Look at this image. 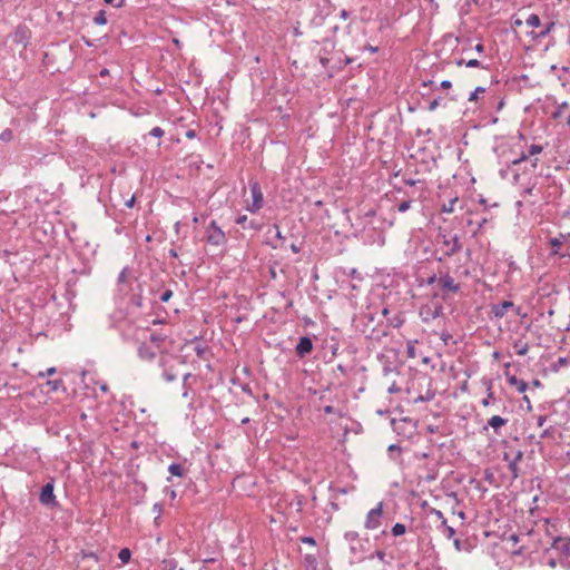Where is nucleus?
Returning <instances> with one entry per match:
<instances>
[{"label":"nucleus","mask_w":570,"mask_h":570,"mask_svg":"<svg viewBox=\"0 0 570 570\" xmlns=\"http://www.w3.org/2000/svg\"><path fill=\"white\" fill-rule=\"evenodd\" d=\"M55 479L49 478L48 482L41 488L38 493V500L40 503L49 509H55L59 507V502L53 493L55 491Z\"/></svg>","instance_id":"1"},{"label":"nucleus","mask_w":570,"mask_h":570,"mask_svg":"<svg viewBox=\"0 0 570 570\" xmlns=\"http://www.w3.org/2000/svg\"><path fill=\"white\" fill-rule=\"evenodd\" d=\"M383 502H379L375 508L368 511L365 520V528L368 530L377 529L382 523Z\"/></svg>","instance_id":"2"},{"label":"nucleus","mask_w":570,"mask_h":570,"mask_svg":"<svg viewBox=\"0 0 570 570\" xmlns=\"http://www.w3.org/2000/svg\"><path fill=\"white\" fill-rule=\"evenodd\" d=\"M207 242L215 246H220L226 243L225 233L216 225L215 222H212L206 232Z\"/></svg>","instance_id":"3"},{"label":"nucleus","mask_w":570,"mask_h":570,"mask_svg":"<svg viewBox=\"0 0 570 570\" xmlns=\"http://www.w3.org/2000/svg\"><path fill=\"white\" fill-rule=\"evenodd\" d=\"M250 194L253 202L248 205L247 209L252 213H256L263 207L264 203L263 193L257 181L250 183Z\"/></svg>","instance_id":"4"},{"label":"nucleus","mask_w":570,"mask_h":570,"mask_svg":"<svg viewBox=\"0 0 570 570\" xmlns=\"http://www.w3.org/2000/svg\"><path fill=\"white\" fill-rule=\"evenodd\" d=\"M553 547L560 552L561 563L570 568V538L557 539L553 543Z\"/></svg>","instance_id":"5"},{"label":"nucleus","mask_w":570,"mask_h":570,"mask_svg":"<svg viewBox=\"0 0 570 570\" xmlns=\"http://www.w3.org/2000/svg\"><path fill=\"white\" fill-rule=\"evenodd\" d=\"M442 248L446 256H452L455 253L460 252L461 244L459 242L458 235H454L451 238H446V236H443Z\"/></svg>","instance_id":"6"},{"label":"nucleus","mask_w":570,"mask_h":570,"mask_svg":"<svg viewBox=\"0 0 570 570\" xmlns=\"http://www.w3.org/2000/svg\"><path fill=\"white\" fill-rule=\"evenodd\" d=\"M312 350H313V342L307 336L301 337L296 345V348H295L296 354L299 357L306 356L307 354H309L312 352Z\"/></svg>","instance_id":"7"},{"label":"nucleus","mask_w":570,"mask_h":570,"mask_svg":"<svg viewBox=\"0 0 570 570\" xmlns=\"http://www.w3.org/2000/svg\"><path fill=\"white\" fill-rule=\"evenodd\" d=\"M570 235L559 234L558 237H553L549 240L551 247H552V255L559 256V257H566L567 255L564 253L560 252L561 245H563Z\"/></svg>","instance_id":"8"},{"label":"nucleus","mask_w":570,"mask_h":570,"mask_svg":"<svg viewBox=\"0 0 570 570\" xmlns=\"http://www.w3.org/2000/svg\"><path fill=\"white\" fill-rule=\"evenodd\" d=\"M59 390L65 391L63 382L60 379L48 380L45 384L41 385V392L43 393L57 392Z\"/></svg>","instance_id":"9"},{"label":"nucleus","mask_w":570,"mask_h":570,"mask_svg":"<svg viewBox=\"0 0 570 570\" xmlns=\"http://www.w3.org/2000/svg\"><path fill=\"white\" fill-rule=\"evenodd\" d=\"M439 283L442 286L443 289H448L450 292H458L460 289V285L454 282V279L449 275H442L439 278Z\"/></svg>","instance_id":"10"},{"label":"nucleus","mask_w":570,"mask_h":570,"mask_svg":"<svg viewBox=\"0 0 570 570\" xmlns=\"http://www.w3.org/2000/svg\"><path fill=\"white\" fill-rule=\"evenodd\" d=\"M138 354L142 360L151 361L156 356V351L146 343H142L138 348Z\"/></svg>","instance_id":"11"},{"label":"nucleus","mask_w":570,"mask_h":570,"mask_svg":"<svg viewBox=\"0 0 570 570\" xmlns=\"http://www.w3.org/2000/svg\"><path fill=\"white\" fill-rule=\"evenodd\" d=\"M513 307V302L504 301L501 304L494 305L492 312L495 317H503L509 308Z\"/></svg>","instance_id":"12"},{"label":"nucleus","mask_w":570,"mask_h":570,"mask_svg":"<svg viewBox=\"0 0 570 570\" xmlns=\"http://www.w3.org/2000/svg\"><path fill=\"white\" fill-rule=\"evenodd\" d=\"M507 422H508V420H507V419H503V417H501V416H499V415H494V416H492V417L488 421V426H491V428L494 430V432H495L497 434H500V429H501L503 425H505V424H507Z\"/></svg>","instance_id":"13"},{"label":"nucleus","mask_w":570,"mask_h":570,"mask_svg":"<svg viewBox=\"0 0 570 570\" xmlns=\"http://www.w3.org/2000/svg\"><path fill=\"white\" fill-rule=\"evenodd\" d=\"M508 382L515 386L520 393L525 392L528 389V383L522 380H518L514 375L509 376Z\"/></svg>","instance_id":"14"},{"label":"nucleus","mask_w":570,"mask_h":570,"mask_svg":"<svg viewBox=\"0 0 570 570\" xmlns=\"http://www.w3.org/2000/svg\"><path fill=\"white\" fill-rule=\"evenodd\" d=\"M525 23L529 26V27H533V28H537L540 26V18L538 14H530L527 19H525Z\"/></svg>","instance_id":"15"},{"label":"nucleus","mask_w":570,"mask_h":570,"mask_svg":"<svg viewBox=\"0 0 570 570\" xmlns=\"http://www.w3.org/2000/svg\"><path fill=\"white\" fill-rule=\"evenodd\" d=\"M168 471L171 475H176V476L183 475V466L178 463H171L168 468Z\"/></svg>","instance_id":"16"},{"label":"nucleus","mask_w":570,"mask_h":570,"mask_svg":"<svg viewBox=\"0 0 570 570\" xmlns=\"http://www.w3.org/2000/svg\"><path fill=\"white\" fill-rule=\"evenodd\" d=\"M514 346L518 348L517 353L519 355H525L529 351V345L528 343H524V342H521V341H518Z\"/></svg>","instance_id":"17"},{"label":"nucleus","mask_w":570,"mask_h":570,"mask_svg":"<svg viewBox=\"0 0 570 570\" xmlns=\"http://www.w3.org/2000/svg\"><path fill=\"white\" fill-rule=\"evenodd\" d=\"M161 564L164 570H175L177 568V561L175 559H165Z\"/></svg>","instance_id":"18"},{"label":"nucleus","mask_w":570,"mask_h":570,"mask_svg":"<svg viewBox=\"0 0 570 570\" xmlns=\"http://www.w3.org/2000/svg\"><path fill=\"white\" fill-rule=\"evenodd\" d=\"M405 531H406V528H405V525H404V524H402V523H395V524L393 525V528H392V534H393L394 537L402 535V534H404V533H405Z\"/></svg>","instance_id":"19"},{"label":"nucleus","mask_w":570,"mask_h":570,"mask_svg":"<svg viewBox=\"0 0 570 570\" xmlns=\"http://www.w3.org/2000/svg\"><path fill=\"white\" fill-rule=\"evenodd\" d=\"M118 557L122 563H127L130 560L131 552L128 548H124L119 551Z\"/></svg>","instance_id":"20"},{"label":"nucleus","mask_w":570,"mask_h":570,"mask_svg":"<svg viewBox=\"0 0 570 570\" xmlns=\"http://www.w3.org/2000/svg\"><path fill=\"white\" fill-rule=\"evenodd\" d=\"M521 458H522V452H518L515 459L509 464V469L512 472L513 478L518 476V473H517V462L519 460H521Z\"/></svg>","instance_id":"21"},{"label":"nucleus","mask_w":570,"mask_h":570,"mask_svg":"<svg viewBox=\"0 0 570 570\" xmlns=\"http://www.w3.org/2000/svg\"><path fill=\"white\" fill-rule=\"evenodd\" d=\"M94 22L96 24H106L107 23L106 11L100 10L94 18Z\"/></svg>","instance_id":"22"},{"label":"nucleus","mask_w":570,"mask_h":570,"mask_svg":"<svg viewBox=\"0 0 570 570\" xmlns=\"http://www.w3.org/2000/svg\"><path fill=\"white\" fill-rule=\"evenodd\" d=\"M406 354L410 358L416 357L415 342H412V341L407 342Z\"/></svg>","instance_id":"23"},{"label":"nucleus","mask_w":570,"mask_h":570,"mask_svg":"<svg viewBox=\"0 0 570 570\" xmlns=\"http://www.w3.org/2000/svg\"><path fill=\"white\" fill-rule=\"evenodd\" d=\"M569 107V104L567 101H563L562 104H560L557 108V110L553 112L552 117L556 119V118H559L563 110L567 109Z\"/></svg>","instance_id":"24"},{"label":"nucleus","mask_w":570,"mask_h":570,"mask_svg":"<svg viewBox=\"0 0 570 570\" xmlns=\"http://www.w3.org/2000/svg\"><path fill=\"white\" fill-rule=\"evenodd\" d=\"M164 377L167 382H173L176 380L177 374L171 371V368L164 370Z\"/></svg>","instance_id":"25"},{"label":"nucleus","mask_w":570,"mask_h":570,"mask_svg":"<svg viewBox=\"0 0 570 570\" xmlns=\"http://www.w3.org/2000/svg\"><path fill=\"white\" fill-rule=\"evenodd\" d=\"M13 138V134L11 129H6L0 134L1 141H10Z\"/></svg>","instance_id":"26"},{"label":"nucleus","mask_w":570,"mask_h":570,"mask_svg":"<svg viewBox=\"0 0 570 570\" xmlns=\"http://www.w3.org/2000/svg\"><path fill=\"white\" fill-rule=\"evenodd\" d=\"M553 28H554V22H549V23L544 27V29H542V30L539 32L538 37H540V38L546 37V36H547V35H548V33H549Z\"/></svg>","instance_id":"27"},{"label":"nucleus","mask_w":570,"mask_h":570,"mask_svg":"<svg viewBox=\"0 0 570 570\" xmlns=\"http://www.w3.org/2000/svg\"><path fill=\"white\" fill-rule=\"evenodd\" d=\"M485 91V88L483 87H476L475 90L473 92H471L470 97H469V100L470 101H474L478 99V96L479 94H482Z\"/></svg>","instance_id":"28"},{"label":"nucleus","mask_w":570,"mask_h":570,"mask_svg":"<svg viewBox=\"0 0 570 570\" xmlns=\"http://www.w3.org/2000/svg\"><path fill=\"white\" fill-rule=\"evenodd\" d=\"M543 150L542 146L540 145H531L529 147V154L530 156L538 155Z\"/></svg>","instance_id":"29"},{"label":"nucleus","mask_w":570,"mask_h":570,"mask_svg":"<svg viewBox=\"0 0 570 570\" xmlns=\"http://www.w3.org/2000/svg\"><path fill=\"white\" fill-rule=\"evenodd\" d=\"M410 207H411V202L410 200H404V202L399 204L397 210L400 213H405Z\"/></svg>","instance_id":"30"},{"label":"nucleus","mask_w":570,"mask_h":570,"mask_svg":"<svg viewBox=\"0 0 570 570\" xmlns=\"http://www.w3.org/2000/svg\"><path fill=\"white\" fill-rule=\"evenodd\" d=\"M441 105V98L433 99L430 104L428 109L430 111H434L439 106Z\"/></svg>","instance_id":"31"},{"label":"nucleus","mask_w":570,"mask_h":570,"mask_svg":"<svg viewBox=\"0 0 570 570\" xmlns=\"http://www.w3.org/2000/svg\"><path fill=\"white\" fill-rule=\"evenodd\" d=\"M56 373V367H49L46 372H38V379L49 376Z\"/></svg>","instance_id":"32"},{"label":"nucleus","mask_w":570,"mask_h":570,"mask_svg":"<svg viewBox=\"0 0 570 570\" xmlns=\"http://www.w3.org/2000/svg\"><path fill=\"white\" fill-rule=\"evenodd\" d=\"M465 66L468 68H476V67H481V62L478 59H470L465 62Z\"/></svg>","instance_id":"33"},{"label":"nucleus","mask_w":570,"mask_h":570,"mask_svg":"<svg viewBox=\"0 0 570 570\" xmlns=\"http://www.w3.org/2000/svg\"><path fill=\"white\" fill-rule=\"evenodd\" d=\"M173 296V292L170 289H167L161 295H160V301L166 303L170 299V297Z\"/></svg>","instance_id":"34"},{"label":"nucleus","mask_w":570,"mask_h":570,"mask_svg":"<svg viewBox=\"0 0 570 570\" xmlns=\"http://www.w3.org/2000/svg\"><path fill=\"white\" fill-rule=\"evenodd\" d=\"M149 134H150L151 136H154V137H158V138H159V137L164 136V130H163L160 127H155V128H153V129L150 130V132H149Z\"/></svg>","instance_id":"35"},{"label":"nucleus","mask_w":570,"mask_h":570,"mask_svg":"<svg viewBox=\"0 0 570 570\" xmlns=\"http://www.w3.org/2000/svg\"><path fill=\"white\" fill-rule=\"evenodd\" d=\"M173 360H174V357L170 355H163L160 357V364H161V366L166 367L169 364V362Z\"/></svg>","instance_id":"36"},{"label":"nucleus","mask_w":570,"mask_h":570,"mask_svg":"<svg viewBox=\"0 0 570 570\" xmlns=\"http://www.w3.org/2000/svg\"><path fill=\"white\" fill-rule=\"evenodd\" d=\"M444 534L448 539L453 538V535L455 534L454 528H452L451 525H446V529L444 530Z\"/></svg>","instance_id":"37"},{"label":"nucleus","mask_w":570,"mask_h":570,"mask_svg":"<svg viewBox=\"0 0 570 570\" xmlns=\"http://www.w3.org/2000/svg\"><path fill=\"white\" fill-rule=\"evenodd\" d=\"M191 377V374L190 373H187L184 375V387H185V391L183 393V396L184 397H187L188 396V391H187V381L188 379Z\"/></svg>","instance_id":"38"},{"label":"nucleus","mask_w":570,"mask_h":570,"mask_svg":"<svg viewBox=\"0 0 570 570\" xmlns=\"http://www.w3.org/2000/svg\"><path fill=\"white\" fill-rule=\"evenodd\" d=\"M127 274H128V269H127V268H124V269L120 272L119 276H118V282H119V283H124V282H126Z\"/></svg>","instance_id":"39"},{"label":"nucleus","mask_w":570,"mask_h":570,"mask_svg":"<svg viewBox=\"0 0 570 570\" xmlns=\"http://www.w3.org/2000/svg\"><path fill=\"white\" fill-rule=\"evenodd\" d=\"M528 158H529V155H527V154H524V153H523V154H521V156H520L518 159H514V160L512 161V164H513V165H519V164H521L522 161H525Z\"/></svg>","instance_id":"40"},{"label":"nucleus","mask_w":570,"mask_h":570,"mask_svg":"<svg viewBox=\"0 0 570 570\" xmlns=\"http://www.w3.org/2000/svg\"><path fill=\"white\" fill-rule=\"evenodd\" d=\"M163 341V337L160 335L151 334L150 335V342L155 344H159Z\"/></svg>","instance_id":"41"},{"label":"nucleus","mask_w":570,"mask_h":570,"mask_svg":"<svg viewBox=\"0 0 570 570\" xmlns=\"http://www.w3.org/2000/svg\"><path fill=\"white\" fill-rule=\"evenodd\" d=\"M301 540H302V542L311 544V546H315L316 544L314 538H312V537H303Z\"/></svg>","instance_id":"42"},{"label":"nucleus","mask_w":570,"mask_h":570,"mask_svg":"<svg viewBox=\"0 0 570 570\" xmlns=\"http://www.w3.org/2000/svg\"><path fill=\"white\" fill-rule=\"evenodd\" d=\"M493 397V393L489 390L488 397L482 400V405L488 406L490 404V400Z\"/></svg>","instance_id":"43"},{"label":"nucleus","mask_w":570,"mask_h":570,"mask_svg":"<svg viewBox=\"0 0 570 570\" xmlns=\"http://www.w3.org/2000/svg\"><path fill=\"white\" fill-rule=\"evenodd\" d=\"M456 202V199H453L450 202V205L443 206V212L452 213L453 212V204Z\"/></svg>","instance_id":"44"},{"label":"nucleus","mask_w":570,"mask_h":570,"mask_svg":"<svg viewBox=\"0 0 570 570\" xmlns=\"http://www.w3.org/2000/svg\"><path fill=\"white\" fill-rule=\"evenodd\" d=\"M246 222H247V216L246 215L239 216L236 219V224L242 225V226H244Z\"/></svg>","instance_id":"45"},{"label":"nucleus","mask_w":570,"mask_h":570,"mask_svg":"<svg viewBox=\"0 0 570 570\" xmlns=\"http://www.w3.org/2000/svg\"><path fill=\"white\" fill-rule=\"evenodd\" d=\"M440 86L443 89H450L452 87V83L450 80H443Z\"/></svg>","instance_id":"46"},{"label":"nucleus","mask_w":570,"mask_h":570,"mask_svg":"<svg viewBox=\"0 0 570 570\" xmlns=\"http://www.w3.org/2000/svg\"><path fill=\"white\" fill-rule=\"evenodd\" d=\"M375 557L379 558L381 561H384L385 560V552L382 551V550H377L375 552Z\"/></svg>","instance_id":"47"},{"label":"nucleus","mask_w":570,"mask_h":570,"mask_svg":"<svg viewBox=\"0 0 570 570\" xmlns=\"http://www.w3.org/2000/svg\"><path fill=\"white\" fill-rule=\"evenodd\" d=\"M453 544H454V547H455V549H456L458 551H461V550H462V542H461V540H459V539H454V540H453Z\"/></svg>","instance_id":"48"},{"label":"nucleus","mask_w":570,"mask_h":570,"mask_svg":"<svg viewBox=\"0 0 570 570\" xmlns=\"http://www.w3.org/2000/svg\"><path fill=\"white\" fill-rule=\"evenodd\" d=\"M431 512H432L433 514H435V515H436V518H438L439 520L444 519V515H443V513H442L440 510L432 509V511H431Z\"/></svg>","instance_id":"49"},{"label":"nucleus","mask_w":570,"mask_h":570,"mask_svg":"<svg viewBox=\"0 0 570 570\" xmlns=\"http://www.w3.org/2000/svg\"><path fill=\"white\" fill-rule=\"evenodd\" d=\"M195 352L198 356H203V354L205 353V348L198 345L195 347Z\"/></svg>","instance_id":"50"},{"label":"nucleus","mask_w":570,"mask_h":570,"mask_svg":"<svg viewBox=\"0 0 570 570\" xmlns=\"http://www.w3.org/2000/svg\"><path fill=\"white\" fill-rule=\"evenodd\" d=\"M275 229H276V238L281 239V240H284V236L282 235L279 228L277 225L274 226Z\"/></svg>","instance_id":"51"},{"label":"nucleus","mask_w":570,"mask_h":570,"mask_svg":"<svg viewBox=\"0 0 570 570\" xmlns=\"http://www.w3.org/2000/svg\"><path fill=\"white\" fill-rule=\"evenodd\" d=\"M475 50L479 52V53H482L484 51V46L482 43H478L475 46Z\"/></svg>","instance_id":"52"},{"label":"nucleus","mask_w":570,"mask_h":570,"mask_svg":"<svg viewBox=\"0 0 570 570\" xmlns=\"http://www.w3.org/2000/svg\"><path fill=\"white\" fill-rule=\"evenodd\" d=\"M83 559H88V560H89V559H92L94 561H97V557H96V554H95V553L85 554V556H83Z\"/></svg>","instance_id":"53"},{"label":"nucleus","mask_w":570,"mask_h":570,"mask_svg":"<svg viewBox=\"0 0 570 570\" xmlns=\"http://www.w3.org/2000/svg\"><path fill=\"white\" fill-rule=\"evenodd\" d=\"M134 204H135V197L134 196L129 200L126 202V206L129 207V208L132 207Z\"/></svg>","instance_id":"54"},{"label":"nucleus","mask_w":570,"mask_h":570,"mask_svg":"<svg viewBox=\"0 0 570 570\" xmlns=\"http://www.w3.org/2000/svg\"><path fill=\"white\" fill-rule=\"evenodd\" d=\"M441 338H442V340L444 341V343L446 344V343H448V341L451 338V335H450V334H445V333H443V334H442V336H441Z\"/></svg>","instance_id":"55"},{"label":"nucleus","mask_w":570,"mask_h":570,"mask_svg":"<svg viewBox=\"0 0 570 570\" xmlns=\"http://www.w3.org/2000/svg\"><path fill=\"white\" fill-rule=\"evenodd\" d=\"M324 411H325V413H333L334 412V407L331 406V405H327V406L324 407Z\"/></svg>","instance_id":"56"},{"label":"nucleus","mask_w":570,"mask_h":570,"mask_svg":"<svg viewBox=\"0 0 570 570\" xmlns=\"http://www.w3.org/2000/svg\"><path fill=\"white\" fill-rule=\"evenodd\" d=\"M291 249L294 252V253H298L299 252V247L295 244H292L291 245Z\"/></svg>","instance_id":"57"},{"label":"nucleus","mask_w":570,"mask_h":570,"mask_svg":"<svg viewBox=\"0 0 570 570\" xmlns=\"http://www.w3.org/2000/svg\"><path fill=\"white\" fill-rule=\"evenodd\" d=\"M509 540L513 541L514 543L518 542L519 538L515 534L510 535Z\"/></svg>","instance_id":"58"},{"label":"nucleus","mask_w":570,"mask_h":570,"mask_svg":"<svg viewBox=\"0 0 570 570\" xmlns=\"http://www.w3.org/2000/svg\"><path fill=\"white\" fill-rule=\"evenodd\" d=\"M465 62H466V61H465L464 59H458V60L455 61L456 66L465 65Z\"/></svg>","instance_id":"59"},{"label":"nucleus","mask_w":570,"mask_h":570,"mask_svg":"<svg viewBox=\"0 0 570 570\" xmlns=\"http://www.w3.org/2000/svg\"><path fill=\"white\" fill-rule=\"evenodd\" d=\"M347 538H351V539H355L357 537V533L355 532H350L346 534Z\"/></svg>","instance_id":"60"},{"label":"nucleus","mask_w":570,"mask_h":570,"mask_svg":"<svg viewBox=\"0 0 570 570\" xmlns=\"http://www.w3.org/2000/svg\"><path fill=\"white\" fill-rule=\"evenodd\" d=\"M441 525L444 528V530L446 529L448 522L445 518L441 520Z\"/></svg>","instance_id":"61"},{"label":"nucleus","mask_w":570,"mask_h":570,"mask_svg":"<svg viewBox=\"0 0 570 570\" xmlns=\"http://www.w3.org/2000/svg\"><path fill=\"white\" fill-rule=\"evenodd\" d=\"M435 279H436V276H435V275H433V276H431V277L429 278L428 283H429V284H432V283H434V282H435Z\"/></svg>","instance_id":"62"},{"label":"nucleus","mask_w":570,"mask_h":570,"mask_svg":"<svg viewBox=\"0 0 570 570\" xmlns=\"http://www.w3.org/2000/svg\"><path fill=\"white\" fill-rule=\"evenodd\" d=\"M107 75H108V70H107V69H102V70L100 71V76H101V77H105V76H107Z\"/></svg>","instance_id":"63"},{"label":"nucleus","mask_w":570,"mask_h":570,"mask_svg":"<svg viewBox=\"0 0 570 570\" xmlns=\"http://www.w3.org/2000/svg\"><path fill=\"white\" fill-rule=\"evenodd\" d=\"M341 17L345 19L347 17V12L345 10H342L341 11Z\"/></svg>","instance_id":"64"}]
</instances>
